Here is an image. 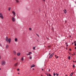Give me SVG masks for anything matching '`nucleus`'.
<instances>
[{
    "instance_id": "nucleus-1",
    "label": "nucleus",
    "mask_w": 76,
    "mask_h": 76,
    "mask_svg": "<svg viewBox=\"0 0 76 76\" xmlns=\"http://www.w3.org/2000/svg\"><path fill=\"white\" fill-rule=\"evenodd\" d=\"M6 41L7 42H9V43L10 44V42H11V39H10V38H9L8 39V37H7L6 38Z\"/></svg>"
},
{
    "instance_id": "nucleus-2",
    "label": "nucleus",
    "mask_w": 76,
    "mask_h": 76,
    "mask_svg": "<svg viewBox=\"0 0 76 76\" xmlns=\"http://www.w3.org/2000/svg\"><path fill=\"white\" fill-rule=\"evenodd\" d=\"M1 65L2 66H4L6 64V61H3L1 62Z\"/></svg>"
},
{
    "instance_id": "nucleus-3",
    "label": "nucleus",
    "mask_w": 76,
    "mask_h": 76,
    "mask_svg": "<svg viewBox=\"0 0 76 76\" xmlns=\"http://www.w3.org/2000/svg\"><path fill=\"white\" fill-rule=\"evenodd\" d=\"M12 13L14 17H15L16 16V13L15 11H12Z\"/></svg>"
},
{
    "instance_id": "nucleus-4",
    "label": "nucleus",
    "mask_w": 76,
    "mask_h": 76,
    "mask_svg": "<svg viewBox=\"0 0 76 76\" xmlns=\"http://www.w3.org/2000/svg\"><path fill=\"white\" fill-rule=\"evenodd\" d=\"M0 18H1V19H3V14L2 13H0Z\"/></svg>"
},
{
    "instance_id": "nucleus-5",
    "label": "nucleus",
    "mask_w": 76,
    "mask_h": 76,
    "mask_svg": "<svg viewBox=\"0 0 76 76\" xmlns=\"http://www.w3.org/2000/svg\"><path fill=\"white\" fill-rule=\"evenodd\" d=\"M12 21L13 22H15V20H16V19H15V18H14V17H13L12 18Z\"/></svg>"
},
{
    "instance_id": "nucleus-6",
    "label": "nucleus",
    "mask_w": 76,
    "mask_h": 76,
    "mask_svg": "<svg viewBox=\"0 0 76 76\" xmlns=\"http://www.w3.org/2000/svg\"><path fill=\"white\" fill-rule=\"evenodd\" d=\"M54 53H53L52 54L49 56V58H51V57H53V55H54Z\"/></svg>"
},
{
    "instance_id": "nucleus-7",
    "label": "nucleus",
    "mask_w": 76,
    "mask_h": 76,
    "mask_svg": "<svg viewBox=\"0 0 76 76\" xmlns=\"http://www.w3.org/2000/svg\"><path fill=\"white\" fill-rule=\"evenodd\" d=\"M14 40L15 41V42H17L18 41V38H15L14 39Z\"/></svg>"
},
{
    "instance_id": "nucleus-8",
    "label": "nucleus",
    "mask_w": 76,
    "mask_h": 76,
    "mask_svg": "<svg viewBox=\"0 0 76 76\" xmlns=\"http://www.w3.org/2000/svg\"><path fill=\"white\" fill-rule=\"evenodd\" d=\"M31 54H32V53L31 52H29L27 54V56H29L30 55H31Z\"/></svg>"
},
{
    "instance_id": "nucleus-9",
    "label": "nucleus",
    "mask_w": 76,
    "mask_h": 76,
    "mask_svg": "<svg viewBox=\"0 0 76 76\" xmlns=\"http://www.w3.org/2000/svg\"><path fill=\"white\" fill-rule=\"evenodd\" d=\"M13 53L15 55H16V51H15L14 50L13 51Z\"/></svg>"
},
{
    "instance_id": "nucleus-10",
    "label": "nucleus",
    "mask_w": 76,
    "mask_h": 76,
    "mask_svg": "<svg viewBox=\"0 0 76 76\" xmlns=\"http://www.w3.org/2000/svg\"><path fill=\"white\" fill-rule=\"evenodd\" d=\"M64 12L65 13H67V11L66 9H64Z\"/></svg>"
},
{
    "instance_id": "nucleus-11",
    "label": "nucleus",
    "mask_w": 76,
    "mask_h": 76,
    "mask_svg": "<svg viewBox=\"0 0 76 76\" xmlns=\"http://www.w3.org/2000/svg\"><path fill=\"white\" fill-rule=\"evenodd\" d=\"M6 48H9V45H7L6 46Z\"/></svg>"
},
{
    "instance_id": "nucleus-12",
    "label": "nucleus",
    "mask_w": 76,
    "mask_h": 76,
    "mask_svg": "<svg viewBox=\"0 0 76 76\" xmlns=\"http://www.w3.org/2000/svg\"><path fill=\"white\" fill-rule=\"evenodd\" d=\"M17 56H20V53H18L17 54Z\"/></svg>"
},
{
    "instance_id": "nucleus-13",
    "label": "nucleus",
    "mask_w": 76,
    "mask_h": 76,
    "mask_svg": "<svg viewBox=\"0 0 76 76\" xmlns=\"http://www.w3.org/2000/svg\"><path fill=\"white\" fill-rule=\"evenodd\" d=\"M35 67V65H32L31 66V68H32V67Z\"/></svg>"
},
{
    "instance_id": "nucleus-14",
    "label": "nucleus",
    "mask_w": 76,
    "mask_h": 76,
    "mask_svg": "<svg viewBox=\"0 0 76 76\" xmlns=\"http://www.w3.org/2000/svg\"><path fill=\"white\" fill-rule=\"evenodd\" d=\"M21 60L22 61H23V60H24V59L22 57Z\"/></svg>"
},
{
    "instance_id": "nucleus-15",
    "label": "nucleus",
    "mask_w": 76,
    "mask_h": 76,
    "mask_svg": "<svg viewBox=\"0 0 76 76\" xmlns=\"http://www.w3.org/2000/svg\"><path fill=\"white\" fill-rule=\"evenodd\" d=\"M29 59H30V60H32V57L30 56L29 57Z\"/></svg>"
},
{
    "instance_id": "nucleus-16",
    "label": "nucleus",
    "mask_w": 76,
    "mask_h": 76,
    "mask_svg": "<svg viewBox=\"0 0 76 76\" xmlns=\"http://www.w3.org/2000/svg\"><path fill=\"white\" fill-rule=\"evenodd\" d=\"M17 65H18V63H16L15 64L14 66H17Z\"/></svg>"
},
{
    "instance_id": "nucleus-17",
    "label": "nucleus",
    "mask_w": 76,
    "mask_h": 76,
    "mask_svg": "<svg viewBox=\"0 0 76 76\" xmlns=\"http://www.w3.org/2000/svg\"><path fill=\"white\" fill-rule=\"evenodd\" d=\"M15 1L17 3H19V0H15Z\"/></svg>"
},
{
    "instance_id": "nucleus-18",
    "label": "nucleus",
    "mask_w": 76,
    "mask_h": 76,
    "mask_svg": "<svg viewBox=\"0 0 76 76\" xmlns=\"http://www.w3.org/2000/svg\"><path fill=\"white\" fill-rule=\"evenodd\" d=\"M73 73H71L70 75V76H72V75H73Z\"/></svg>"
},
{
    "instance_id": "nucleus-19",
    "label": "nucleus",
    "mask_w": 76,
    "mask_h": 76,
    "mask_svg": "<svg viewBox=\"0 0 76 76\" xmlns=\"http://www.w3.org/2000/svg\"><path fill=\"white\" fill-rule=\"evenodd\" d=\"M71 58V57H70V56H69V57H68V59H69V60H70Z\"/></svg>"
},
{
    "instance_id": "nucleus-20",
    "label": "nucleus",
    "mask_w": 76,
    "mask_h": 76,
    "mask_svg": "<svg viewBox=\"0 0 76 76\" xmlns=\"http://www.w3.org/2000/svg\"><path fill=\"white\" fill-rule=\"evenodd\" d=\"M10 9H11V8H10V7H9L8 9V10H9V11H10Z\"/></svg>"
},
{
    "instance_id": "nucleus-21",
    "label": "nucleus",
    "mask_w": 76,
    "mask_h": 76,
    "mask_svg": "<svg viewBox=\"0 0 76 76\" xmlns=\"http://www.w3.org/2000/svg\"><path fill=\"white\" fill-rule=\"evenodd\" d=\"M33 50H35V47H33Z\"/></svg>"
},
{
    "instance_id": "nucleus-22",
    "label": "nucleus",
    "mask_w": 76,
    "mask_h": 76,
    "mask_svg": "<svg viewBox=\"0 0 76 76\" xmlns=\"http://www.w3.org/2000/svg\"><path fill=\"white\" fill-rule=\"evenodd\" d=\"M73 67H75V64H74L73 66Z\"/></svg>"
},
{
    "instance_id": "nucleus-23",
    "label": "nucleus",
    "mask_w": 76,
    "mask_h": 76,
    "mask_svg": "<svg viewBox=\"0 0 76 76\" xmlns=\"http://www.w3.org/2000/svg\"><path fill=\"white\" fill-rule=\"evenodd\" d=\"M56 73H53L54 76H56Z\"/></svg>"
},
{
    "instance_id": "nucleus-24",
    "label": "nucleus",
    "mask_w": 76,
    "mask_h": 76,
    "mask_svg": "<svg viewBox=\"0 0 76 76\" xmlns=\"http://www.w3.org/2000/svg\"><path fill=\"white\" fill-rule=\"evenodd\" d=\"M29 29L30 31H31V30H32V29H31V28H29Z\"/></svg>"
},
{
    "instance_id": "nucleus-25",
    "label": "nucleus",
    "mask_w": 76,
    "mask_h": 76,
    "mask_svg": "<svg viewBox=\"0 0 76 76\" xmlns=\"http://www.w3.org/2000/svg\"><path fill=\"white\" fill-rule=\"evenodd\" d=\"M56 75H57V76H58V74H57V73H56Z\"/></svg>"
},
{
    "instance_id": "nucleus-26",
    "label": "nucleus",
    "mask_w": 76,
    "mask_h": 76,
    "mask_svg": "<svg viewBox=\"0 0 76 76\" xmlns=\"http://www.w3.org/2000/svg\"><path fill=\"white\" fill-rule=\"evenodd\" d=\"M36 35L38 37H39V35L38 34H37Z\"/></svg>"
},
{
    "instance_id": "nucleus-27",
    "label": "nucleus",
    "mask_w": 76,
    "mask_h": 76,
    "mask_svg": "<svg viewBox=\"0 0 76 76\" xmlns=\"http://www.w3.org/2000/svg\"><path fill=\"white\" fill-rule=\"evenodd\" d=\"M19 70H20L19 69H17V71H19Z\"/></svg>"
},
{
    "instance_id": "nucleus-28",
    "label": "nucleus",
    "mask_w": 76,
    "mask_h": 76,
    "mask_svg": "<svg viewBox=\"0 0 76 76\" xmlns=\"http://www.w3.org/2000/svg\"><path fill=\"white\" fill-rule=\"evenodd\" d=\"M49 76H51V75H50V74H49Z\"/></svg>"
},
{
    "instance_id": "nucleus-29",
    "label": "nucleus",
    "mask_w": 76,
    "mask_h": 76,
    "mask_svg": "<svg viewBox=\"0 0 76 76\" xmlns=\"http://www.w3.org/2000/svg\"><path fill=\"white\" fill-rule=\"evenodd\" d=\"M68 43L67 42H66L65 43V44H66V45H67V44H68Z\"/></svg>"
},
{
    "instance_id": "nucleus-30",
    "label": "nucleus",
    "mask_w": 76,
    "mask_h": 76,
    "mask_svg": "<svg viewBox=\"0 0 76 76\" xmlns=\"http://www.w3.org/2000/svg\"><path fill=\"white\" fill-rule=\"evenodd\" d=\"M58 58V56H57L56 57V58Z\"/></svg>"
},
{
    "instance_id": "nucleus-31",
    "label": "nucleus",
    "mask_w": 76,
    "mask_h": 76,
    "mask_svg": "<svg viewBox=\"0 0 76 76\" xmlns=\"http://www.w3.org/2000/svg\"><path fill=\"white\" fill-rule=\"evenodd\" d=\"M51 46H48V47H49V48H50V47Z\"/></svg>"
},
{
    "instance_id": "nucleus-32",
    "label": "nucleus",
    "mask_w": 76,
    "mask_h": 76,
    "mask_svg": "<svg viewBox=\"0 0 76 76\" xmlns=\"http://www.w3.org/2000/svg\"><path fill=\"white\" fill-rule=\"evenodd\" d=\"M14 60H16V58H14Z\"/></svg>"
},
{
    "instance_id": "nucleus-33",
    "label": "nucleus",
    "mask_w": 76,
    "mask_h": 76,
    "mask_svg": "<svg viewBox=\"0 0 76 76\" xmlns=\"http://www.w3.org/2000/svg\"><path fill=\"white\" fill-rule=\"evenodd\" d=\"M0 59H1V55L0 54Z\"/></svg>"
},
{
    "instance_id": "nucleus-34",
    "label": "nucleus",
    "mask_w": 76,
    "mask_h": 76,
    "mask_svg": "<svg viewBox=\"0 0 76 76\" xmlns=\"http://www.w3.org/2000/svg\"><path fill=\"white\" fill-rule=\"evenodd\" d=\"M75 42H76V41H75L74 42V43H75Z\"/></svg>"
},
{
    "instance_id": "nucleus-35",
    "label": "nucleus",
    "mask_w": 76,
    "mask_h": 76,
    "mask_svg": "<svg viewBox=\"0 0 76 76\" xmlns=\"http://www.w3.org/2000/svg\"><path fill=\"white\" fill-rule=\"evenodd\" d=\"M68 46H69V45H66V47H68Z\"/></svg>"
},
{
    "instance_id": "nucleus-36",
    "label": "nucleus",
    "mask_w": 76,
    "mask_h": 76,
    "mask_svg": "<svg viewBox=\"0 0 76 76\" xmlns=\"http://www.w3.org/2000/svg\"><path fill=\"white\" fill-rule=\"evenodd\" d=\"M75 46H76V43H75Z\"/></svg>"
},
{
    "instance_id": "nucleus-37",
    "label": "nucleus",
    "mask_w": 76,
    "mask_h": 76,
    "mask_svg": "<svg viewBox=\"0 0 76 76\" xmlns=\"http://www.w3.org/2000/svg\"><path fill=\"white\" fill-rule=\"evenodd\" d=\"M69 50H70V51H71L72 50L71 49H70Z\"/></svg>"
},
{
    "instance_id": "nucleus-38",
    "label": "nucleus",
    "mask_w": 76,
    "mask_h": 76,
    "mask_svg": "<svg viewBox=\"0 0 76 76\" xmlns=\"http://www.w3.org/2000/svg\"><path fill=\"white\" fill-rule=\"evenodd\" d=\"M50 69H49V72H50Z\"/></svg>"
},
{
    "instance_id": "nucleus-39",
    "label": "nucleus",
    "mask_w": 76,
    "mask_h": 76,
    "mask_svg": "<svg viewBox=\"0 0 76 76\" xmlns=\"http://www.w3.org/2000/svg\"><path fill=\"white\" fill-rule=\"evenodd\" d=\"M75 52L74 53V55H75Z\"/></svg>"
},
{
    "instance_id": "nucleus-40",
    "label": "nucleus",
    "mask_w": 76,
    "mask_h": 76,
    "mask_svg": "<svg viewBox=\"0 0 76 76\" xmlns=\"http://www.w3.org/2000/svg\"><path fill=\"white\" fill-rule=\"evenodd\" d=\"M18 75H19V74H20L19 73H18Z\"/></svg>"
},
{
    "instance_id": "nucleus-41",
    "label": "nucleus",
    "mask_w": 76,
    "mask_h": 76,
    "mask_svg": "<svg viewBox=\"0 0 76 76\" xmlns=\"http://www.w3.org/2000/svg\"><path fill=\"white\" fill-rule=\"evenodd\" d=\"M74 62H75V63H76V61H74Z\"/></svg>"
},
{
    "instance_id": "nucleus-42",
    "label": "nucleus",
    "mask_w": 76,
    "mask_h": 76,
    "mask_svg": "<svg viewBox=\"0 0 76 76\" xmlns=\"http://www.w3.org/2000/svg\"><path fill=\"white\" fill-rule=\"evenodd\" d=\"M46 75H47V76H48V74H46Z\"/></svg>"
},
{
    "instance_id": "nucleus-43",
    "label": "nucleus",
    "mask_w": 76,
    "mask_h": 76,
    "mask_svg": "<svg viewBox=\"0 0 76 76\" xmlns=\"http://www.w3.org/2000/svg\"><path fill=\"white\" fill-rule=\"evenodd\" d=\"M72 56H74V55H73V54H72Z\"/></svg>"
},
{
    "instance_id": "nucleus-44",
    "label": "nucleus",
    "mask_w": 76,
    "mask_h": 76,
    "mask_svg": "<svg viewBox=\"0 0 76 76\" xmlns=\"http://www.w3.org/2000/svg\"><path fill=\"white\" fill-rule=\"evenodd\" d=\"M75 49H76V47L75 48Z\"/></svg>"
},
{
    "instance_id": "nucleus-45",
    "label": "nucleus",
    "mask_w": 76,
    "mask_h": 76,
    "mask_svg": "<svg viewBox=\"0 0 76 76\" xmlns=\"http://www.w3.org/2000/svg\"><path fill=\"white\" fill-rule=\"evenodd\" d=\"M73 62H75V61H73Z\"/></svg>"
},
{
    "instance_id": "nucleus-46",
    "label": "nucleus",
    "mask_w": 76,
    "mask_h": 76,
    "mask_svg": "<svg viewBox=\"0 0 76 76\" xmlns=\"http://www.w3.org/2000/svg\"><path fill=\"white\" fill-rule=\"evenodd\" d=\"M42 69V71L43 70V69Z\"/></svg>"
},
{
    "instance_id": "nucleus-47",
    "label": "nucleus",
    "mask_w": 76,
    "mask_h": 76,
    "mask_svg": "<svg viewBox=\"0 0 76 76\" xmlns=\"http://www.w3.org/2000/svg\"><path fill=\"white\" fill-rule=\"evenodd\" d=\"M72 44H73V43H72Z\"/></svg>"
},
{
    "instance_id": "nucleus-48",
    "label": "nucleus",
    "mask_w": 76,
    "mask_h": 76,
    "mask_svg": "<svg viewBox=\"0 0 76 76\" xmlns=\"http://www.w3.org/2000/svg\"><path fill=\"white\" fill-rule=\"evenodd\" d=\"M49 54H50H50H51V53H49Z\"/></svg>"
},
{
    "instance_id": "nucleus-49",
    "label": "nucleus",
    "mask_w": 76,
    "mask_h": 76,
    "mask_svg": "<svg viewBox=\"0 0 76 76\" xmlns=\"http://www.w3.org/2000/svg\"><path fill=\"white\" fill-rule=\"evenodd\" d=\"M66 49L67 50V48H66Z\"/></svg>"
},
{
    "instance_id": "nucleus-50",
    "label": "nucleus",
    "mask_w": 76,
    "mask_h": 76,
    "mask_svg": "<svg viewBox=\"0 0 76 76\" xmlns=\"http://www.w3.org/2000/svg\"><path fill=\"white\" fill-rule=\"evenodd\" d=\"M0 70H1V68H0Z\"/></svg>"
},
{
    "instance_id": "nucleus-51",
    "label": "nucleus",
    "mask_w": 76,
    "mask_h": 76,
    "mask_svg": "<svg viewBox=\"0 0 76 76\" xmlns=\"http://www.w3.org/2000/svg\"><path fill=\"white\" fill-rule=\"evenodd\" d=\"M0 46H1V45H0Z\"/></svg>"
},
{
    "instance_id": "nucleus-52",
    "label": "nucleus",
    "mask_w": 76,
    "mask_h": 76,
    "mask_svg": "<svg viewBox=\"0 0 76 76\" xmlns=\"http://www.w3.org/2000/svg\"><path fill=\"white\" fill-rule=\"evenodd\" d=\"M33 70H34V69H33Z\"/></svg>"
},
{
    "instance_id": "nucleus-53",
    "label": "nucleus",
    "mask_w": 76,
    "mask_h": 76,
    "mask_svg": "<svg viewBox=\"0 0 76 76\" xmlns=\"http://www.w3.org/2000/svg\"><path fill=\"white\" fill-rule=\"evenodd\" d=\"M55 56H56V55H55Z\"/></svg>"
},
{
    "instance_id": "nucleus-54",
    "label": "nucleus",
    "mask_w": 76,
    "mask_h": 76,
    "mask_svg": "<svg viewBox=\"0 0 76 76\" xmlns=\"http://www.w3.org/2000/svg\"><path fill=\"white\" fill-rule=\"evenodd\" d=\"M37 41H38V40H37Z\"/></svg>"
}]
</instances>
